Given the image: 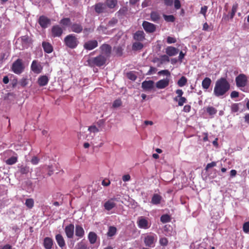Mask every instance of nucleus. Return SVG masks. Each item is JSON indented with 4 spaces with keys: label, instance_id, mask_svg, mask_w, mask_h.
<instances>
[{
    "label": "nucleus",
    "instance_id": "0e129e2a",
    "mask_svg": "<svg viewBox=\"0 0 249 249\" xmlns=\"http://www.w3.org/2000/svg\"><path fill=\"white\" fill-rule=\"evenodd\" d=\"M174 6L176 9H179L180 8L181 4L179 0H175Z\"/></svg>",
    "mask_w": 249,
    "mask_h": 249
},
{
    "label": "nucleus",
    "instance_id": "a18cd8bd",
    "mask_svg": "<svg viewBox=\"0 0 249 249\" xmlns=\"http://www.w3.org/2000/svg\"><path fill=\"white\" fill-rule=\"evenodd\" d=\"M237 8H238V5L237 4H235L233 5V6L232 7L231 11L230 13V18L231 19L233 18L234 17L235 14L236 12Z\"/></svg>",
    "mask_w": 249,
    "mask_h": 249
},
{
    "label": "nucleus",
    "instance_id": "2f4dec72",
    "mask_svg": "<svg viewBox=\"0 0 249 249\" xmlns=\"http://www.w3.org/2000/svg\"><path fill=\"white\" fill-rule=\"evenodd\" d=\"M18 171L21 174H27L29 172V167L21 165L18 166Z\"/></svg>",
    "mask_w": 249,
    "mask_h": 249
},
{
    "label": "nucleus",
    "instance_id": "09e8293b",
    "mask_svg": "<svg viewBox=\"0 0 249 249\" xmlns=\"http://www.w3.org/2000/svg\"><path fill=\"white\" fill-rule=\"evenodd\" d=\"M187 99L184 97H179L178 98V105L179 106H182L184 103L187 102Z\"/></svg>",
    "mask_w": 249,
    "mask_h": 249
},
{
    "label": "nucleus",
    "instance_id": "39448f33",
    "mask_svg": "<svg viewBox=\"0 0 249 249\" xmlns=\"http://www.w3.org/2000/svg\"><path fill=\"white\" fill-rule=\"evenodd\" d=\"M24 69L22 60L18 59L12 64V71L16 74H19L22 72Z\"/></svg>",
    "mask_w": 249,
    "mask_h": 249
},
{
    "label": "nucleus",
    "instance_id": "4c0bfd02",
    "mask_svg": "<svg viewBox=\"0 0 249 249\" xmlns=\"http://www.w3.org/2000/svg\"><path fill=\"white\" fill-rule=\"evenodd\" d=\"M25 204L29 209H32L34 205V199L32 198L26 199Z\"/></svg>",
    "mask_w": 249,
    "mask_h": 249
},
{
    "label": "nucleus",
    "instance_id": "c9c22d12",
    "mask_svg": "<svg viewBox=\"0 0 249 249\" xmlns=\"http://www.w3.org/2000/svg\"><path fill=\"white\" fill-rule=\"evenodd\" d=\"M187 82V78L183 76L178 81V85L179 87H182L184 86Z\"/></svg>",
    "mask_w": 249,
    "mask_h": 249
},
{
    "label": "nucleus",
    "instance_id": "b1692460",
    "mask_svg": "<svg viewBox=\"0 0 249 249\" xmlns=\"http://www.w3.org/2000/svg\"><path fill=\"white\" fill-rule=\"evenodd\" d=\"M165 52L170 56H172L178 54V50L174 47L168 46L166 48Z\"/></svg>",
    "mask_w": 249,
    "mask_h": 249
},
{
    "label": "nucleus",
    "instance_id": "9d476101",
    "mask_svg": "<svg viewBox=\"0 0 249 249\" xmlns=\"http://www.w3.org/2000/svg\"><path fill=\"white\" fill-rule=\"evenodd\" d=\"M118 198L116 197H112L106 201L104 205L105 209L107 211H110L113 208L116 207V203L115 201H118Z\"/></svg>",
    "mask_w": 249,
    "mask_h": 249
},
{
    "label": "nucleus",
    "instance_id": "4d7b16f0",
    "mask_svg": "<svg viewBox=\"0 0 249 249\" xmlns=\"http://www.w3.org/2000/svg\"><path fill=\"white\" fill-rule=\"evenodd\" d=\"M158 73L159 75L163 74L167 76H170L171 74L170 72L168 70H161L159 71Z\"/></svg>",
    "mask_w": 249,
    "mask_h": 249
},
{
    "label": "nucleus",
    "instance_id": "ea45409f",
    "mask_svg": "<svg viewBox=\"0 0 249 249\" xmlns=\"http://www.w3.org/2000/svg\"><path fill=\"white\" fill-rule=\"evenodd\" d=\"M22 42L25 44H29L32 43V39L28 36H24L21 37Z\"/></svg>",
    "mask_w": 249,
    "mask_h": 249
},
{
    "label": "nucleus",
    "instance_id": "de8ad7c7",
    "mask_svg": "<svg viewBox=\"0 0 249 249\" xmlns=\"http://www.w3.org/2000/svg\"><path fill=\"white\" fill-rule=\"evenodd\" d=\"M88 130L90 132H92L94 133H97L99 132L100 130L99 128L97 127V126L95 125H92L89 127Z\"/></svg>",
    "mask_w": 249,
    "mask_h": 249
},
{
    "label": "nucleus",
    "instance_id": "5fc2aeb1",
    "mask_svg": "<svg viewBox=\"0 0 249 249\" xmlns=\"http://www.w3.org/2000/svg\"><path fill=\"white\" fill-rule=\"evenodd\" d=\"M118 22V19L115 18H111L108 22V26L113 27Z\"/></svg>",
    "mask_w": 249,
    "mask_h": 249
},
{
    "label": "nucleus",
    "instance_id": "37998d69",
    "mask_svg": "<svg viewBox=\"0 0 249 249\" xmlns=\"http://www.w3.org/2000/svg\"><path fill=\"white\" fill-rule=\"evenodd\" d=\"M206 111L210 115H213L217 113V110L213 107H208Z\"/></svg>",
    "mask_w": 249,
    "mask_h": 249
},
{
    "label": "nucleus",
    "instance_id": "473e14b6",
    "mask_svg": "<svg viewBox=\"0 0 249 249\" xmlns=\"http://www.w3.org/2000/svg\"><path fill=\"white\" fill-rule=\"evenodd\" d=\"M117 232V229L115 227L110 226L108 228L107 235L108 237H112L116 234Z\"/></svg>",
    "mask_w": 249,
    "mask_h": 249
},
{
    "label": "nucleus",
    "instance_id": "774afa93",
    "mask_svg": "<svg viewBox=\"0 0 249 249\" xmlns=\"http://www.w3.org/2000/svg\"><path fill=\"white\" fill-rule=\"evenodd\" d=\"M239 96V92L236 91H233L231 93V98H236Z\"/></svg>",
    "mask_w": 249,
    "mask_h": 249
},
{
    "label": "nucleus",
    "instance_id": "393cba45",
    "mask_svg": "<svg viewBox=\"0 0 249 249\" xmlns=\"http://www.w3.org/2000/svg\"><path fill=\"white\" fill-rule=\"evenodd\" d=\"M42 46L44 52L47 53H50L53 51V47L49 42L46 41L42 42Z\"/></svg>",
    "mask_w": 249,
    "mask_h": 249
},
{
    "label": "nucleus",
    "instance_id": "bf43d9fd",
    "mask_svg": "<svg viewBox=\"0 0 249 249\" xmlns=\"http://www.w3.org/2000/svg\"><path fill=\"white\" fill-rule=\"evenodd\" d=\"M177 40L175 38L171 37V36H168L167 38V42L168 44H171V43H174L176 42Z\"/></svg>",
    "mask_w": 249,
    "mask_h": 249
},
{
    "label": "nucleus",
    "instance_id": "7ed1b4c3",
    "mask_svg": "<svg viewBox=\"0 0 249 249\" xmlns=\"http://www.w3.org/2000/svg\"><path fill=\"white\" fill-rule=\"evenodd\" d=\"M64 42L66 46L71 49L76 48L79 43L76 35L72 34L66 36L64 39Z\"/></svg>",
    "mask_w": 249,
    "mask_h": 249
},
{
    "label": "nucleus",
    "instance_id": "f3484780",
    "mask_svg": "<svg viewBox=\"0 0 249 249\" xmlns=\"http://www.w3.org/2000/svg\"><path fill=\"white\" fill-rule=\"evenodd\" d=\"M71 30L74 33L80 34L82 32L83 28L80 23H73L71 26Z\"/></svg>",
    "mask_w": 249,
    "mask_h": 249
},
{
    "label": "nucleus",
    "instance_id": "2eb2a0df",
    "mask_svg": "<svg viewBox=\"0 0 249 249\" xmlns=\"http://www.w3.org/2000/svg\"><path fill=\"white\" fill-rule=\"evenodd\" d=\"M52 35L53 37H60L63 34L62 28L58 25H54L52 28Z\"/></svg>",
    "mask_w": 249,
    "mask_h": 249
},
{
    "label": "nucleus",
    "instance_id": "e2e57ef3",
    "mask_svg": "<svg viewBox=\"0 0 249 249\" xmlns=\"http://www.w3.org/2000/svg\"><path fill=\"white\" fill-rule=\"evenodd\" d=\"M115 52L119 56H121L123 53V49L121 47H118L116 48Z\"/></svg>",
    "mask_w": 249,
    "mask_h": 249
},
{
    "label": "nucleus",
    "instance_id": "49530a36",
    "mask_svg": "<svg viewBox=\"0 0 249 249\" xmlns=\"http://www.w3.org/2000/svg\"><path fill=\"white\" fill-rule=\"evenodd\" d=\"M126 75L127 77L129 79L131 80L132 81L136 80L137 78V76L132 71L127 72Z\"/></svg>",
    "mask_w": 249,
    "mask_h": 249
},
{
    "label": "nucleus",
    "instance_id": "423d86ee",
    "mask_svg": "<svg viewBox=\"0 0 249 249\" xmlns=\"http://www.w3.org/2000/svg\"><path fill=\"white\" fill-rule=\"evenodd\" d=\"M236 85L238 88H243L247 86L248 77L245 74H240L235 78Z\"/></svg>",
    "mask_w": 249,
    "mask_h": 249
},
{
    "label": "nucleus",
    "instance_id": "aec40b11",
    "mask_svg": "<svg viewBox=\"0 0 249 249\" xmlns=\"http://www.w3.org/2000/svg\"><path fill=\"white\" fill-rule=\"evenodd\" d=\"M43 245L45 249H51L53 245V241L51 237H46L43 240Z\"/></svg>",
    "mask_w": 249,
    "mask_h": 249
},
{
    "label": "nucleus",
    "instance_id": "c03bdc74",
    "mask_svg": "<svg viewBox=\"0 0 249 249\" xmlns=\"http://www.w3.org/2000/svg\"><path fill=\"white\" fill-rule=\"evenodd\" d=\"M163 18L167 22H174L175 20V18L173 15H163Z\"/></svg>",
    "mask_w": 249,
    "mask_h": 249
},
{
    "label": "nucleus",
    "instance_id": "3c124183",
    "mask_svg": "<svg viewBox=\"0 0 249 249\" xmlns=\"http://www.w3.org/2000/svg\"><path fill=\"white\" fill-rule=\"evenodd\" d=\"M176 93L177 94V96L174 98V101H177L178 98L182 97L183 94V92L182 89H178L176 91Z\"/></svg>",
    "mask_w": 249,
    "mask_h": 249
},
{
    "label": "nucleus",
    "instance_id": "f8f14e48",
    "mask_svg": "<svg viewBox=\"0 0 249 249\" xmlns=\"http://www.w3.org/2000/svg\"><path fill=\"white\" fill-rule=\"evenodd\" d=\"M93 7L95 12L97 14H100L107 12L106 5L104 3L98 2L93 6Z\"/></svg>",
    "mask_w": 249,
    "mask_h": 249
},
{
    "label": "nucleus",
    "instance_id": "79ce46f5",
    "mask_svg": "<svg viewBox=\"0 0 249 249\" xmlns=\"http://www.w3.org/2000/svg\"><path fill=\"white\" fill-rule=\"evenodd\" d=\"M157 60L160 61V63L161 64H162V63H163L165 62H169L170 59H169V57H168V55L164 54V55H162L160 56V58H157Z\"/></svg>",
    "mask_w": 249,
    "mask_h": 249
},
{
    "label": "nucleus",
    "instance_id": "f257e3e1",
    "mask_svg": "<svg viewBox=\"0 0 249 249\" xmlns=\"http://www.w3.org/2000/svg\"><path fill=\"white\" fill-rule=\"evenodd\" d=\"M230 89V84L225 78H220L215 83L213 94L217 97H223Z\"/></svg>",
    "mask_w": 249,
    "mask_h": 249
},
{
    "label": "nucleus",
    "instance_id": "20e7f679",
    "mask_svg": "<svg viewBox=\"0 0 249 249\" xmlns=\"http://www.w3.org/2000/svg\"><path fill=\"white\" fill-rule=\"evenodd\" d=\"M157 240V236L154 233H147L144 235L143 242L146 247L153 248Z\"/></svg>",
    "mask_w": 249,
    "mask_h": 249
},
{
    "label": "nucleus",
    "instance_id": "680f3d73",
    "mask_svg": "<svg viewBox=\"0 0 249 249\" xmlns=\"http://www.w3.org/2000/svg\"><path fill=\"white\" fill-rule=\"evenodd\" d=\"M239 110V107L237 104H233L231 106V110L232 112H236Z\"/></svg>",
    "mask_w": 249,
    "mask_h": 249
},
{
    "label": "nucleus",
    "instance_id": "052dcab7",
    "mask_svg": "<svg viewBox=\"0 0 249 249\" xmlns=\"http://www.w3.org/2000/svg\"><path fill=\"white\" fill-rule=\"evenodd\" d=\"M170 226L165 225L163 228L164 231L165 232V234L166 236H171V234L169 232V228Z\"/></svg>",
    "mask_w": 249,
    "mask_h": 249
},
{
    "label": "nucleus",
    "instance_id": "bb28decb",
    "mask_svg": "<svg viewBox=\"0 0 249 249\" xmlns=\"http://www.w3.org/2000/svg\"><path fill=\"white\" fill-rule=\"evenodd\" d=\"M85 231L82 228V227L80 225H77L75 226V235L76 236L79 237H83L84 235Z\"/></svg>",
    "mask_w": 249,
    "mask_h": 249
},
{
    "label": "nucleus",
    "instance_id": "72a5a7b5",
    "mask_svg": "<svg viewBox=\"0 0 249 249\" xmlns=\"http://www.w3.org/2000/svg\"><path fill=\"white\" fill-rule=\"evenodd\" d=\"M160 221L162 223H166L169 222L171 220V217L170 215L167 214H163L160 217Z\"/></svg>",
    "mask_w": 249,
    "mask_h": 249
},
{
    "label": "nucleus",
    "instance_id": "4be33fe9",
    "mask_svg": "<svg viewBox=\"0 0 249 249\" xmlns=\"http://www.w3.org/2000/svg\"><path fill=\"white\" fill-rule=\"evenodd\" d=\"M169 80L167 78L159 80L156 83V87L159 89L166 88L169 85Z\"/></svg>",
    "mask_w": 249,
    "mask_h": 249
},
{
    "label": "nucleus",
    "instance_id": "ddd939ff",
    "mask_svg": "<svg viewBox=\"0 0 249 249\" xmlns=\"http://www.w3.org/2000/svg\"><path fill=\"white\" fill-rule=\"evenodd\" d=\"M31 69L34 73L38 74L41 72L43 67L39 62L35 60L32 63Z\"/></svg>",
    "mask_w": 249,
    "mask_h": 249
},
{
    "label": "nucleus",
    "instance_id": "603ef678",
    "mask_svg": "<svg viewBox=\"0 0 249 249\" xmlns=\"http://www.w3.org/2000/svg\"><path fill=\"white\" fill-rule=\"evenodd\" d=\"M243 230L245 233L249 232V221L246 222L243 224Z\"/></svg>",
    "mask_w": 249,
    "mask_h": 249
},
{
    "label": "nucleus",
    "instance_id": "9b49d317",
    "mask_svg": "<svg viewBox=\"0 0 249 249\" xmlns=\"http://www.w3.org/2000/svg\"><path fill=\"white\" fill-rule=\"evenodd\" d=\"M98 46V42L96 40L92 39L86 41L83 45V47L87 50H92Z\"/></svg>",
    "mask_w": 249,
    "mask_h": 249
},
{
    "label": "nucleus",
    "instance_id": "cd10ccee",
    "mask_svg": "<svg viewBox=\"0 0 249 249\" xmlns=\"http://www.w3.org/2000/svg\"><path fill=\"white\" fill-rule=\"evenodd\" d=\"M151 20L155 22H158L160 19V14L157 11H152L150 13Z\"/></svg>",
    "mask_w": 249,
    "mask_h": 249
},
{
    "label": "nucleus",
    "instance_id": "412c9836",
    "mask_svg": "<svg viewBox=\"0 0 249 249\" xmlns=\"http://www.w3.org/2000/svg\"><path fill=\"white\" fill-rule=\"evenodd\" d=\"M134 39L138 41H143L145 40V34L143 31H137L133 36Z\"/></svg>",
    "mask_w": 249,
    "mask_h": 249
},
{
    "label": "nucleus",
    "instance_id": "13d9d810",
    "mask_svg": "<svg viewBox=\"0 0 249 249\" xmlns=\"http://www.w3.org/2000/svg\"><path fill=\"white\" fill-rule=\"evenodd\" d=\"M216 165V163L215 161H212L211 163H208L205 167V170L208 171L209 168L214 167Z\"/></svg>",
    "mask_w": 249,
    "mask_h": 249
},
{
    "label": "nucleus",
    "instance_id": "c85d7f7f",
    "mask_svg": "<svg viewBox=\"0 0 249 249\" xmlns=\"http://www.w3.org/2000/svg\"><path fill=\"white\" fill-rule=\"evenodd\" d=\"M212 83L211 79L209 77H205L202 81V88L205 89H208Z\"/></svg>",
    "mask_w": 249,
    "mask_h": 249
},
{
    "label": "nucleus",
    "instance_id": "8fccbe9b",
    "mask_svg": "<svg viewBox=\"0 0 249 249\" xmlns=\"http://www.w3.org/2000/svg\"><path fill=\"white\" fill-rule=\"evenodd\" d=\"M94 31V28H85L83 29V33L86 36H88L90 33L93 32Z\"/></svg>",
    "mask_w": 249,
    "mask_h": 249
},
{
    "label": "nucleus",
    "instance_id": "338daca9",
    "mask_svg": "<svg viewBox=\"0 0 249 249\" xmlns=\"http://www.w3.org/2000/svg\"><path fill=\"white\" fill-rule=\"evenodd\" d=\"M127 12V8L125 7H123V8H121L118 12H117L119 15H124Z\"/></svg>",
    "mask_w": 249,
    "mask_h": 249
},
{
    "label": "nucleus",
    "instance_id": "1a4fd4ad",
    "mask_svg": "<svg viewBox=\"0 0 249 249\" xmlns=\"http://www.w3.org/2000/svg\"><path fill=\"white\" fill-rule=\"evenodd\" d=\"M142 26L144 31L147 33H153L156 30V25L148 21H143Z\"/></svg>",
    "mask_w": 249,
    "mask_h": 249
},
{
    "label": "nucleus",
    "instance_id": "69168bd1",
    "mask_svg": "<svg viewBox=\"0 0 249 249\" xmlns=\"http://www.w3.org/2000/svg\"><path fill=\"white\" fill-rule=\"evenodd\" d=\"M208 7L207 6H204L201 7L200 13L205 17L206 12L207 11Z\"/></svg>",
    "mask_w": 249,
    "mask_h": 249
},
{
    "label": "nucleus",
    "instance_id": "f03ea898",
    "mask_svg": "<svg viewBox=\"0 0 249 249\" xmlns=\"http://www.w3.org/2000/svg\"><path fill=\"white\" fill-rule=\"evenodd\" d=\"M107 59L105 56L100 54L95 57L89 59L87 61L89 65L91 67L97 66L100 67L106 64Z\"/></svg>",
    "mask_w": 249,
    "mask_h": 249
},
{
    "label": "nucleus",
    "instance_id": "a19ab883",
    "mask_svg": "<svg viewBox=\"0 0 249 249\" xmlns=\"http://www.w3.org/2000/svg\"><path fill=\"white\" fill-rule=\"evenodd\" d=\"M143 47V44L139 42H136L133 44L132 49L133 50H141Z\"/></svg>",
    "mask_w": 249,
    "mask_h": 249
},
{
    "label": "nucleus",
    "instance_id": "6e6552de",
    "mask_svg": "<svg viewBox=\"0 0 249 249\" xmlns=\"http://www.w3.org/2000/svg\"><path fill=\"white\" fill-rule=\"evenodd\" d=\"M137 223L139 228L145 230L149 229L151 226L147 219L143 216L139 217Z\"/></svg>",
    "mask_w": 249,
    "mask_h": 249
},
{
    "label": "nucleus",
    "instance_id": "dca6fc26",
    "mask_svg": "<svg viewBox=\"0 0 249 249\" xmlns=\"http://www.w3.org/2000/svg\"><path fill=\"white\" fill-rule=\"evenodd\" d=\"M74 226L73 224H70L65 228V232L68 238H72L74 234Z\"/></svg>",
    "mask_w": 249,
    "mask_h": 249
},
{
    "label": "nucleus",
    "instance_id": "4468645a",
    "mask_svg": "<svg viewBox=\"0 0 249 249\" xmlns=\"http://www.w3.org/2000/svg\"><path fill=\"white\" fill-rule=\"evenodd\" d=\"M38 23L42 28L45 29L51 24V21L47 17L41 16L38 19Z\"/></svg>",
    "mask_w": 249,
    "mask_h": 249
},
{
    "label": "nucleus",
    "instance_id": "58836bf2",
    "mask_svg": "<svg viewBox=\"0 0 249 249\" xmlns=\"http://www.w3.org/2000/svg\"><path fill=\"white\" fill-rule=\"evenodd\" d=\"M168 240L165 237H162L159 239V244L162 247L167 246L168 244Z\"/></svg>",
    "mask_w": 249,
    "mask_h": 249
},
{
    "label": "nucleus",
    "instance_id": "e433bc0d",
    "mask_svg": "<svg viewBox=\"0 0 249 249\" xmlns=\"http://www.w3.org/2000/svg\"><path fill=\"white\" fill-rule=\"evenodd\" d=\"M18 161V158L16 157H11V158L8 159L5 162L8 165H13L16 163Z\"/></svg>",
    "mask_w": 249,
    "mask_h": 249
},
{
    "label": "nucleus",
    "instance_id": "864d4df0",
    "mask_svg": "<svg viewBox=\"0 0 249 249\" xmlns=\"http://www.w3.org/2000/svg\"><path fill=\"white\" fill-rule=\"evenodd\" d=\"M122 104V102L121 99H116L113 102L112 107L114 108L118 107H120Z\"/></svg>",
    "mask_w": 249,
    "mask_h": 249
},
{
    "label": "nucleus",
    "instance_id": "f704fd0d",
    "mask_svg": "<svg viewBox=\"0 0 249 249\" xmlns=\"http://www.w3.org/2000/svg\"><path fill=\"white\" fill-rule=\"evenodd\" d=\"M60 24L65 26H69L71 25V21L70 18H66L61 19L59 22Z\"/></svg>",
    "mask_w": 249,
    "mask_h": 249
},
{
    "label": "nucleus",
    "instance_id": "0eeeda50",
    "mask_svg": "<svg viewBox=\"0 0 249 249\" xmlns=\"http://www.w3.org/2000/svg\"><path fill=\"white\" fill-rule=\"evenodd\" d=\"M101 54H103L108 59L111 55L112 48L109 44L104 43L100 47Z\"/></svg>",
    "mask_w": 249,
    "mask_h": 249
},
{
    "label": "nucleus",
    "instance_id": "a878e982",
    "mask_svg": "<svg viewBox=\"0 0 249 249\" xmlns=\"http://www.w3.org/2000/svg\"><path fill=\"white\" fill-rule=\"evenodd\" d=\"M162 196L158 194H154L151 198V203L154 205H158L160 203Z\"/></svg>",
    "mask_w": 249,
    "mask_h": 249
},
{
    "label": "nucleus",
    "instance_id": "6e6d98bb",
    "mask_svg": "<svg viewBox=\"0 0 249 249\" xmlns=\"http://www.w3.org/2000/svg\"><path fill=\"white\" fill-rule=\"evenodd\" d=\"M77 249H89L87 245L84 242H81L77 245Z\"/></svg>",
    "mask_w": 249,
    "mask_h": 249
},
{
    "label": "nucleus",
    "instance_id": "a211bd4d",
    "mask_svg": "<svg viewBox=\"0 0 249 249\" xmlns=\"http://www.w3.org/2000/svg\"><path fill=\"white\" fill-rule=\"evenodd\" d=\"M154 82L152 80L144 81L142 83V87L145 90H150L154 88Z\"/></svg>",
    "mask_w": 249,
    "mask_h": 249
},
{
    "label": "nucleus",
    "instance_id": "c756f323",
    "mask_svg": "<svg viewBox=\"0 0 249 249\" xmlns=\"http://www.w3.org/2000/svg\"><path fill=\"white\" fill-rule=\"evenodd\" d=\"M97 238V234L92 231L89 232L88 235V239L90 244H93L96 243Z\"/></svg>",
    "mask_w": 249,
    "mask_h": 249
},
{
    "label": "nucleus",
    "instance_id": "6ab92c4d",
    "mask_svg": "<svg viewBox=\"0 0 249 249\" xmlns=\"http://www.w3.org/2000/svg\"><path fill=\"white\" fill-rule=\"evenodd\" d=\"M55 238L56 241L59 246V247L63 249V248L65 247L66 243L63 237V236L61 234H57L55 235Z\"/></svg>",
    "mask_w": 249,
    "mask_h": 249
},
{
    "label": "nucleus",
    "instance_id": "7c9ffc66",
    "mask_svg": "<svg viewBox=\"0 0 249 249\" xmlns=\"http://www.w3.org/2000/svg\"><path fill=\"white\" fill-rule=\"evenodd\" d=\"M117 0H106L104 3L106 5V7L113 9L117 5Z\"/></svg>",
    "mask_w": 249,
    "mask_h": 249
},
{
    "label": "nucleus",
    "instance_id": "5701e85b",
    "mask_svg": "<svg viewBox=\"0 0 249 249\" xmlns=\"http://www.w3.org/2000/svg\"><path fill=\"white\" fill-rule=\"evenodd\" d=\"M49 79L47 75H41L37 80V83L40 87L47 85L49 82Z\"/></svg>",
    "mask_w": 249,
    "mask_h": 249
}]
</instances>
